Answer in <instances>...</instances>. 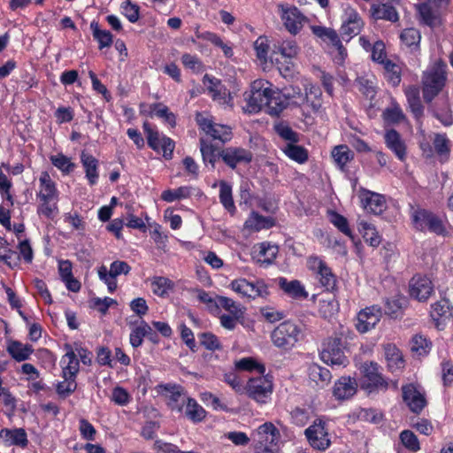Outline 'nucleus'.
Listing matches in <instances>:
<instances>
[{
  "mask_svg": "<svg viewBox=\"0 0 453 453\" xmlns=\"http://www.w3.org/2000/svg\"><path fill=\"white\" fill-rule=\"evenodd\" d=\"M408 303L404 296H395L385 301V313L394 319L401 317Z\"/></svg>",
  "mask_w": 453,
  "mask_h": 453,
  "instance_id": "obj_29",
  "label": "nucleus"
},
{
  "mask_svg": "<svg viewBox=\"0 0 453 453\" xmlns=\"http://www.w3.org/2000/svg\"><path fill=\"white\" fill-rule=\"evenodd\" d=\"M130 270L131 267L127 262L117 260L111 264L109 271L104 265L98 267L97 273L99 279L107 285L108 290L113 292L117 288L116 277L120 274H127Z\"/></svg>",
  "mask_w": 453,
  "mask_h": 453,
  "instance_id": "obj_7",
  "label": "nucleus"
},
{
  "mask_svg": "<svg viewBox=\"0 0 453 453\" xmlns=\"http://www.w3.org/2000/svg\"><path fill=\"white\" fill-rule=\"evenodd\" d=\"M331 156L337 166L343 170L346 165L354 158V153L347 145H337L331 152Z\"/></svg>",
  "mask_w": 453,
  "mask_h": 453,
  "instance_id": "obj_33",
  "label": "nucleus"
},
{
  "mask_svg": "<svg viewBox=\"0 0 453 453\" xmlns=\"http://www.w3.org/2000/svg\"><path fill=\"white\" fill-rule=\"evenodd\" d=\"M309 266L312 270H316L319 282L322 286H324L327 290L333 289L335 286V277L332 273L329 267L318 257H311L309 258Z\"/></svg>",
  "mask_w": 453,
  "mask_h": 453,
  "instance_id": "obj_18",
  "label": "nucleus"
},
{
  "mask_svg": "<svg viewBox=\"0 0 453 453\" xmlns=\"http://www.w3.org/2000/svg\"><path fill=\"white\" fill-rule=\"evenodd\" d=\"M51 163L54 166L58 168L64 173H70L74 168V164H73L69 157L63 154H58L56 156H52L50 157Z\"/></svg>",
  "mask_w": 453,
  "mask_h": 453,
  "instance_id": "obj_63",
  "label": "nucleus"
},
{
  "mask_svg": "<svg viewBox=\"0 0 453 453\" xmlns=\"http://www.w3.org/2000/svg\"><path fill=\"white\" fill-rule=\"evenodd\" d=\"M361 199L364 203V207L376 215L382 213L386 208L385 197L378 193L363 190Z\"/></svg>",
  "mask_w": 453,
  "mask_h": 453,
  "instance_id": "obj_19",
  "label": "nucleus"
},
{
  "mask_svg": "<svg viewBox=\"0 0 453 453\" xmlns=\"http://www.w3.org/2000/svg\"><path fill=\"white\" fill-rule=\"evenodd\" d=\"M200 151L204 164H211V167L214 168L217 159L220 157L221 150L201 138Z\"/></svg>",
  "mask_w": 453,
  "mask_h": 453,
  "instance_id": "obj_40",
  "label": "nucleus"
},
{
  "mask_svg": "<svg viewBox=\"0 0 453 453\" xmlns=\"http://www.w3.org/2000/svg\"><path fill=\"white\" fill-rule=\"evenodd\" d=\"M300 336V327L290 321L280 323L271 333V340L273 345L283 350H289L295 347Z\"/></svg>",
  "mask_w": 453,
  "mask_h": 453,
  "instance_id": "obj_2",
  "label": "nucleus"
},
{
  "mask_svg": "<svg viewBox=\"0 0 453 453\" xmlns=\"http://www.w3.org/2000/svg\"><path fill=\"white\" fill-rule=\"evenodd\" d=\"M305 435L311 446L319 450H325L330 445L328 433L325 423L321 420L315 421L305 430Z\"/></svg>",
  "mask_w": 453,
  "mask_h": 453,
  "instance_id": "obj_9",
  "label": "nucleus"
},
{
  "mask_svg": "<svg viewBox=\"0 0 453 453\" xmlns=\"http://www.w3.org/2000/svg\"><path fill=\"white\" fill-rule=\"evenodd\" d=\"M214 140H219L225 143L231 140L232 130L231 127L225 125L215 124L211 132L209 134Z\"/></svg>",
  "mask_w": 453,
  "mask_h": 453,
  "instance_id": "obj_58",
  "label": "nucleus"
},
{
  "mask_svg": "<svg viewBox=\"0 0 453 453\" xmlns=\"http://www.w3.org/2000/svg\"><path fill=\"white\" fill-rule=\"evenodd\" d=\"M63 366V376L76 378L79 372V360L73 351L67 352L61 360Z\"/></svg>",
  "mask_w": 453,
  "mask_h": 453,
  "instance_id": "obj_43",
  "label": "nucleus"
},
{
  "mask_svg": "<svg viewBox=\"0 0 453 453\" xmlns=\"http://www.w3.org/2000/svg\"><path fill=\"white\" fill-rule=\"evenodd\" d=\"M269 85L270 83L265 80H257L252 83L250 94L247 98L252 111L260 110L264 106L267 108L272 91Z\"/></svg>",
  "mask_w": 453,
  "mask_h": 453,
  "instance_id": "obj_6",
  "label": "nucleus"
},
{
  "mask_svg": "<svg viewBox=\"0 0 453 453\" xmlns=\"http://www.w3.org/2000/svg\"><path fill=\"white\" fill-rule=\"evenodd\" d=\"M361 372L364 377V386L367 388H386L388 383L379 371V365L375 362H365L361 365Z\"/></svg>",
  "mask_w": 453,
  "mask_h": 453,
  "instance_id": "obj_12",
  "label": "nucleus"
},
{
  "mask_svg": "<svg viewBox=\"0 0 453 453\" xmlns=\"http://www.w3.org/2000/svg\"><path fill=\"white\" fill-rule=\"evenodd\" d=\"M384 137L387 147L395 154L399 160L404 161L406 158V146L400 134L395 129H390L386 132Z\"/></svg>",
  "mask_w": 453,
  "mask_h": 453,
  "instance_id": "obj_20",
  "label": "nucleus"
},
{
  "mask_svg": "<svg viewBox=\"0 0 453 453\" xmlns=\"http://www.w3.org/2000/svg\"><path fill=\"white\" fill-rule=\"evenodd\" d=\"M421 20L429 27H435L440 23L439 13L434 11L430 3H423L418 6Z\"/></svg>",
  "mask_w": 453,
  "mask_h": 453,
  "instance_id": "obj_44",
  "label": "nucleus"
},
{
  "mask_svg": "<svg viewBox=\"0 0 453 453\" xmlns=\"http://www.w3.org/2000/svg\"><path fill=\"white\" fill-rule=\"evenodd\" d=\"M320 357L324 363L332 365L346 366L349 362L343 351L342 339L338 336L329 337L324 342Z\"/></svg>",
  "mask_w": 453,
  "mask_h": 453,
  "instance_id": "obj_3",
  "label": "nucleus"
},
{
  "mask_svg": "<svg viewBox=\"0 0 453 453\" xmlns=\"http://www.w3.org/2000/svg\"><path fill=\"white\" fill-rule=\"evenodd\" d=\"M280 286L288 295L294 298L305 299L308 296V293L299 280L288 281L286 279L280 278Z\"/></svg>",
  "mask_w": 453,
  "mask_h": 453,
  "instance_id": "obj_35",
  "label": "nucleus"
},
{
  "mask_svg": "<svg viewBox=\"0 0 453 453\" xmlns=\"http://www.w3.org/2000/svg\"><path fill=\"white\" fill-rule=\"evenodd\" d=\"M185 414L193 422H200L205 418L206 411L195 399L188 397L186 402Z\"/></svg>",
  "mask_w": 453,
  "mask_h": 453,
  "instance_id": "obj_48",
  "label": "nucleus"
},
{
  "mask_svg": "<svg viewBox=\"0 0 453 453\" xmlns=\"http://www.w3.org/2000/svg\"><path fill=\"white\" fill-rule=\"evenodd\" d=\"M400 40L403 44L410 48L411 50H417L419 49L421 34L417 28H405L400 34Z\"/></svg>",
  "mask_w": 453,
  "mask_h": 453,
  "instance_id": "obj_36",
  "label": "nucleus"
},
{
  "mask_svg": "<svg viewBox=\"0 0 453 453\" xmlns=\"http://www.w3.org/2000/svg\"><path fill=\"white\" fill-rule=\"evenodd\" d=\"M400 440L403 445L411 451L416 452L420 449L418 437L411 430H403L400 434Z\"/></svg>",
  "mask_w": 453,
  "mask_h": 453,
  "instance_id": "obj_56",
  "label": "nucleus"
},
{
  "mask_svg": "<svg viewBox=\"0 0 453 453\" xmlns=\"http://www.w3.org/2000/svg\"><path fill=\"white\" fill-rule=\"evenodd\" d=\"M165 389L169 392L168 405L172 410L181 411L184 404L188 397L184 393V390L180 386H166Z\"/></svg>",
  "mask_w": 453,
  "mask_h": 453,
  "instance_id": "obj_28",
  "label": "nucleus"
},
{
  "mask_svg": "<svg viewBox=\"0 0 453 453\" xmlns=\"http://www.w3.org/2000/svg\"><path fill=\"white\" fill-rule=\"evenodd\" d=\"M278 56H281V58L284 57L288 58H295L298 55L299 48L296 42L293 40L283 41L280 44L277 46Z\"/></svg>",
  "mask_w": 453,
  "mask_h": 453,
  "instance_id": "obj_54",
  "label": "nucleus"
},
{
  "mask_svg": "<svg viewBox=\"0 0 453 453\" xmlns=\"http://www.w3.org/2000/svg\"><path fill=\"white\" fill-rule=\"evenodd\" d=\"M289 107L283 91H271L267 104V112L272 116H279L285 109Z\"/></svg>",
  "mask_w": 453,
  "mask_h": 453,
  "instance_id": "obj_24",
  "label": "nucleus"
},
{
  "mask_svg": "<svg viewBox=\"0 0 453 453\" xmlns=\"http://www.w3.org/2000/svg\"><path fill=\"white\" fill-rule=\"evenodd\" d=\"M231 288L243 297L255 299L265 298L269 295L268 288L263 281L250 282L246 279H237L231 282Z\"/></svg>",
  "mask_w": 453,
  "mask_h": 453,
  "instance_id": "obj_5",
  "label": "nucleus"
},
{
  "mask_svg": "<svg viewBox=\"0 0 453 453\" xmlns=\"http://www.w3.org/2000/svg\"><path fill=\"white\" fill-rule=\"evenodd\" d=\"M41 189L39 196L42 201L50 203L55 196L56 188L48 173L43 172L40 177Z\"/></svg>",
  "mask_w": 453,
  "mask_h": 453,
  "instance_id": "obj_37",
  "label": "nucleus"
},
{
  "mask_svg": "<svg viewBox=\"0 0 453 453\" xmlns=\"http://www.w3.org/2000/svg\"><path fill=\"white\" fill-rule=\"evenodd\" d=\"M219 200L227 211H233L235 210L232 196V187L225 180L219 182Z\"/></svg>",
  "mask_w": 453,
  "mask_h": 453,
  "instance_id": "obj_51",
  "label": "nucleus"
},
{
  "mask_svg": "<svg viewBox=\"0 0 453 453\" xmlns=\"http://www.w3.org/2000/svg\"><path fill=\"white\" fill-rule=\"evenodd\" d=\"M385 358L388 366L392 372H395L403 367L404 360L398 348L393 344L384 346Z\"/></svg>",
  "mask_w": 453,
  "mask_h": 453,
  "instance_id": "obj_27",
  "label": "nucleus"
},
{
  "mask_svg": "<svg viewBox=\"0 0 453 453\" xmlns=\"http://www.w3.org/2000/svg\"><path fill=\"white\" fill-rule=\"evenodd\" d=\"M282 91L288 101L289 107L301 106L308 99V95H305L298 86L286 87Z\"/></svg>",
  "mask_w": 453,
  "mask_h": 453,
  "instance_id": "obj_34",
  "label": "nucleus"
},
{
  "mask_svg": "<svg viewBox=\"0 0 453 453\" xmlns=\"http://www.w3.org/2000/svg\"><path fill=\"white\" fill-rule=\"evenodd\" d=\"M90 28L94 39L99 43L100 50L111 47L113 42V36L110 31L100 29L98 22L95 20L90 23Z\"/></svg>",
  "mask_w": 453,
  "mask_h": 453,
  "instance_id": "obj_42",
  "label": "nucleus"
},
{
  "mask_svg": "<svg viewBox=\"0 0 453 453\" xmlns=\"http://www.w3.org/2000/svg\"><path fill=\"white\" fill-rule=\"evenodd\" d=\"M431 318L438 330H443L446 320L452 316V306L449 299L442 298L432 305L430 311Z\"/></svg>",
  "mask_w": 453,
  "mask_h": 453,
  "instance_id": "obj_14",
  "label": "nucleus"
},
{
  "mask_svg": "<svg viewBox=\"0 0 453 453\" xmlns=\"http://www.w3.org/2000/svg\"><path fill=\"white\" fill-rule=\"evenodd\" d=\"M312 32L315 35L322 39H327L337 50L342 58L347 56L346 49L343 47L340 37L335 30L320 26L312 27Z\"/></svg>",
  "mask_w": 453,
  "mask_h": 453,
  "instance_id": "obj_22",
  "label": "nucleus"
},
{
  "mask_svg": "<svg viewBox=\"0 0 453 453\" xmlns=\"http://www.w3.org/2000/svg\"><path fill=\"white\" fill-rule=\"evenodd\" d=\"M358 229L363 234L365 241L368 242L372 247H378L380 244L381 238L372 224L361 220L358 223Z\"/></svg>",
  "mask_w": 453,
  "mask_h": 453,
  "instance_id": "obj_41",
  "label": "nucleus"
},
{
  "mask_svg": "<svg viewBox=\"0 0 453 453\" xmlns=\"http://www.w3.org/2000/svg\"><path fill=\"white\" fill-rule=\"evenodd\" d=\"M201 345L209 350H219L222 349V345L219 338L212 333L206 332L199 334Z\"/></svg>",
  "mask_w": 453,
  "mask_h": 453,
  "instance_id": "obj_57",
  "label": "nucleus"
},
{
  "mask_svg": "<svg viewBox=\"0 0 453 453\" xmlns=\"http://www.w3.org/2000/svg\"><path fill=\"white\" fill-rule=\"evenodd\" d=\"M64 380L57 385V392L61 397H67L76 390L77 384L74 378L63 376Z\"/></svg>",
  "mask_w": 453,
  "mask_h": 453,
  "instance_id": "obj_60",
  "label": "nucleus"
},
{
  "mask_svg": "<svg viewBox=\"0 0 453 453\" xmlns=\"http://www.w3.org/2000/svg\"><path fill=\"white\" fill-rule=\"evenodd\" d=\"M345 12L347 18L341 27V34L343 38L348 37L347 40H349L361 32L364 22L359 14L351 7L346 8Z\"/></svg>",
  "mask_w": 453,
  "mask_h": 453,
  "instance_id": "obj_16",
  "label": "nucleus"
},
{
  "mask_svg": "<svg viewBox=\"0 0 453 453\" xmlns=\"http://www.w3.org/2000/svg\"><path fill=\"white\" fill-rule=\"evenodd\" d=\"M174 287L173 282L165 277H154L151 280L152 292L158 296H165Z\"/></svg>",
  "mask_w": 453,
  "mask_h": 453,
  "instance_id": "obj_49",
  "label": "nucleus"
},
{
  "mask_svg": "<svg viewBox=\"0 0 453 453\" xmlns=\"http://www.w3.org/2000/svg\"><path fill=\"white\" fill-rule=\"evenodd\" d=\"M383 66L388 81L395 87L398 86L401 82V67L391 60H387Z\"/></svg>",
  "mask_w": 453,
  "mask_h": 453,
  "instance_id": "obj_53",
  "label": "nucleus"
},
{
  "mask_svg": "<svg viewBox=\"0 0 453 453\" xmlns=\"http://www.w3.org/2000/svg\"><path fill=\"white\" fill-rule=\"evenodd\" d=\"M309 378L314 381L317 386L323 388L330 382L332 375L327 368L322 367L317 364H311L309 366Z\"/></svg>",
  "mask_w": 453,
  "mask_h": 453,
  "instance_id": "obj_31",
  "label": "nucleus"
},
{
  "mask_svg": "<svg viewBox=\"0 0 453 453\" xmlns=\"http://www.w3.org/2000/svg\"><path fill=\"white\" fill-rule=\"evenodd\" d=\"M81 161L85 169L86 177L89 184H96L98 179V160L94 156L82 151L81 154Z\"/></svg>",
  "mask_w": 453,
  "mask_h": 453,
  "instance_id": "obj_26",
  "label": "nucleus"
},
{
  "mask_svg": "<svg viewBox=\"0 0 453 453\" xmlns=\"http://www.w3.org/2000/svg\"><path fill=\"white\" fill-rule=\"evenodd\" d=\"M434 213L421 208L413 209L411 212V219L414 227L418 231H425L428 229L430 219L433 218Z\"/></svg>",
  "mask_w": 453,
  "mask_h": 453,
  "instance_id": "obj_39",
  "label": "nucleus"
},
{
  "mask_svg": "<svg viewBox=\"0 0 453 453\" xmlns=\"http://www.w3.org/2000/svg\"><path fill=\"white\" fill-rule=\"evenodd\" d=\"M216 303L217 305L224 308L226 311L234 315L236 318H238L242 314L239 305L229 297L218 296Z\"/></svg>",
  "mask_w": 453,
  "mask_h": 453,
  "instance_id": "obj_64",
  "label": "nucleus"
},
{
  "mask_svg": "<svg viewBox=\"0 0 453 453\" xmlns=\"http://www.w3.org/2000/svg\"><path fill=\"white\" fill-rule=\"evenodd\" d=\"M280 432L271 422H265L258 426L255 434L256 445L277 446Z\"/></svg>",
  "mask_w": 453,
  "mask_h": 453,
  "instance_id": "obj_17",
  "label": "nucleus"
},
{
  "mask_svg": "<svg viewBox=\"0 0 453 453\" xmlns=\"http://www.w3.org/2000/svg\"><path fill=\"white\" fill-rule=\"evenodd\" d=\"M305 95H308V99L305 103L309 104L314 111H319L322 106L321 91L320 88L312 84L305 87Z\"/></svg>",
  "mask_w": 453,
  "mask_h": 453,
  "instance_id": "obj_50",
  "label": "nucleus"
},
{
  "mask_svg": "<svg viewBox=\"0 0 453 453\" xmlns=\"http://www.w3.org/2000/svg\"><path fill=\"white\" fill-rule=\"evenodd\" d=\"M447 65L442 60L435 61L422 75L424 100L430 103L444 88L447 81Z\"/></svg>",
  "mask_w": 453,
  "mask_h": 453,
  "instance_id": "obj_1",
  "label": "nucleus"
},
{
  "mask_svg": "<svg viewBox=\"0 0 453 453\" xmlns=\"http://www.w3.org/2000/svg\"><path fill=\"white\" fill-rule=\"evenodd\" d=\"M143 129L147 136L149 146L156 151H160L163 136H160L157 131L153 130L149 122L143 123Z\"/></svg>",
  "mask_w": 453,
  "mask_h": 453,
  "instance_id": "obj_55",
  "label": "nucleus"
},
{
  "mask_svg": "<svg viewBox=\"0 0 453 453\" xmlns=\"http://www.w3.org/2000/svg\"><path fill=\"white\" fill-rule=\"evenodd\" d=\"M357 392V382L350 377H342L334 384V395L339 400L353 396Z\"/></svg>",
  "mask_w": 453,
  "mask_h": 453,
  "instance_id": "obj_21",
  "label": "nucleus"
},
{
  "mask_svg": "<svg viewBox=\"0 0 453 453\" xmlns=\"http://www.w3.org/2000/svg\"><path fill=\"white\" fill-rule=\"evenodd\" d=\"M274 129L282 139L289 142L288 143L297 142L299 141L298 134L294 132L289 126L284 123L275 125Z\"/></svg>",
  "mask_w": 453,
  "mask_h": 453,
  "instance_id": "obj_61",
  "label": "nucleus"
},
{
  "mask_svg": "<svg viewBox=\"0 0 453 453\" xmlns=\"http://www.w3.org/2000/svg\"><path fill=\"white\" fill-rule=\"evenodd\" d=\"M432 348V342L422 334H416L411 342V349L418 356H426Z\"/></svg>",
  "mask_w": 453,
  "mask_h": 453,
  "instance_id": "obj_47",
  "label": "nucleus"
},
{
  "mask_svg": "<svg viewBox=\"0 0 453 453\" xmlns=\"http://www.w3.org/2000/svg\"><path fill=\"white\" fill-rule=\"evenodd\" d=\"M331 222L336 226L342 233L345 235L349 236L350 239H353L352 232L349 227L348 220L342 215L333 212L331 214Z\"/></svg>",
  "mask_w": 453,
  "mask_h": 453,
  "instance_id": "obj_62",
  "label": "nucleus"
},
{
  "mask_svg": "<svg viewBox=\"0 0 453 453\" xmlns=\"http://www.w3.org/2000/svg\"><path fill=\"white\" fill-rule=\"evenodd\" d=\"M296 143H288L283 151L290 159L299 164H303L308 160V151L303 146L296 145Z\"/></svg>",
  "mask_w": 453,
  "mask_h": 453,
  "instance_id": "obj_45",
  "label": "nucleus"
},
{
  "mask_svg": "<svg viewBox=\"0 0 453 453\" xmlns=\"http://www.w3.org/2000/svg\"><path fill=\"white\" fill-rule=\"evenodd\" d=\"M6 350L11 357L18 362L28 359L34 351L32 346L23 344L19 341H10Z\"/></svg>",
  "mask_w": 453,
  "mask_h": 453,
  "instance_id": "obj_25",
  "label": "nucleus"
},
{
  "mask_svg": "<svg viewBox=\"0 0 453 453\" xmlns=\"http://www.w3.org/2000/svg\"><path fill=\"white\" fill-rule=\"evenodd\" d=\"M245 389L250 398L258 403H265L273 392V383L268 378L260 375L250 379Z\"/></svg>",
  "mask_w": 453,
  "mask_h": 453,
  "instance_id": "obj_8",
  "label": "nucleus"
},
{
  "mask_svg": "<svg viewBox=\"0 0 453 453\" xmlns=\"http://www.w3.org/2000/svg\"><path fill=\"white\" fill-rule=\"evenodd\" d=\"M371 11L375 19H385L391 22H396L399 19L395 8L387 4H373Z\"/></svg>",
  "mask_w": 453,
  "mask_h": 453,
  "instance_id": "obj_30",
  "label": "nucleus"
},
{
  "mask_svg": "<svg viewBox=\"0 0 453 453\" xmlns=\"http://www.w3.org/2000/svg\"><path fill=\"white\" fill-rule=\"evenodd\" d=\"M190 196V189L188 187H180L177 189L174 190H165L162 195L161 198L168 203L173 202L178 199L181 198H187Z\"/></svg>",
  "mask_w": 453,
  "mask_h": 453,
  "instance_id": "obj_59",
  "label": "nucleus"
},
{
  "mask_svg": "<svg viewBox=\"0 0 453 453\" xmlns=\"http://www.w3.org/2000/svg\"><path fill=\"white\" fill-rule=\"evenodd\" d=\"M405 96L414 115L418 118L423 113V107L419 97V88L416 86H409L405 88Z\"/></svg>",
  "mask_w": 453,
  "mask_h": 453,
  "instance_id": "obj_38",
  "label": "nucleus"
},
{
  "mask_svg": "<svg viewBox=\"0 0 453 453\" xmlns=\"http://www.w3.org/2000/svg\"><path fill=\"white\" fill-rule=\"evenodd\" d=\"M271 60L273 63H275L280 73L284 78H292L294 76L296 69L293 58L286 57L281 58V56H278V53L273 51L271 56Z\"/></svg>",
  "mask_w": 453,
  "mask_h": 453,
  "instance_id": "obj_32",
  "label": "nucleus"
},
{
  "mask_svg": "<svg viewBox=\"0 0 453 453\" xmlns=\"http://www.w3.org/2000/svg\"><path fill=\"white\" fill-rule=\"evenodd\" d=\"M381 316V309L377 305L365 308L357 315L356 324L357 331L364 334L372 329L379 323Z\"/></svg>",
  "mask_w": 453,
  "mask_h": 453,
  "instance_id": "obj_10",
  "label": "nucleus"
},
{
  "mask_svg": "<svg viewBox=\"0 0 453 453\" xmlns=\"http://www.w3.org/2000/svg\"><path fill=\"white\" fill-rule=\"evenodd\" d=\"M220 157L223 162L232 169L239 164H248L252 160V153L243 148L228 147L221 150Z\"/></svg>",
  "mask_w": 453,
  "mask_h": 453,
  "instance_id": "obj_13",
  "label": "nucleus"
},
{
  "mask_svg": "<svg viewBox=\"0 0 453 453\" xmlns=\"http://www.w3.org/2000/svg\"><path fill=\"white\" fill-rule=\"evenodd\" d=\"M0 437L8 441L10 445L25 448L28 444L27 435L23 428H4L0 431Z\"/></svg>",
  "mask_w": 453,
  "mask_h": 453,
  "instance_id": "obj_23",
  "label": "nucleus"
},
{
  "mask_svg": "<svg viewBox=\"0 0 453 453\" xmlns=\"http://www.w3.org/2000/svg\"><path fill=\"white\" fill-rule=\"evenodd\" d=\"M410 295L419 302L426 301L434 291V286L429 278L415 275L410 281Z\"/></svg>",
  "mask_w": 453,
  "mask_h": 453,
  "instance_id": "obj_11",
  "label": "nucleus"
},
{
  "mask_svg": "<svg viewBox=\"0 0 453 453\" xmlns=\"http://www.w3.org/2000/svg\"><path fill=\"white\" fill-rule=\"evenodd\" d=\"M278 9L286 29L292 35L298 34L306 20L304 15L296 6L280 4Z\"/></svg>",
  "mask_w": 453,
  "mask_h": 453,
  "instance_id": "obj_4",
  "label": "nucleus"
},
{
  "mask_svg": "<svg viewBox=\"0 0 453 453\" xmlns=\"http://www.w3.org/2000/svg\"><path fill=\"white\" fill-rule=\"evenodd\" d=\"M434 150L441 157V161L449 158L450 152V142L445 134H435L434 141Z\"/></svg>",
  "mask_w": 453,
  "mask_h": 453,
  "instance_id": "obj_46",
  "label": "nucleus"
},
{
  "mask_svg": "<svg viewBox=\"0 0 453 453\" xmlns=\"http://www.w3.org/2000/svg\"><path fill=\"white\" fill-rule=\"evenodd\" d=\"M152 332L151 327L142 321L140 326H136L130 334V343L134 348L142 345L143 338Z\"/></svg>",
  "mask_w": 453,
  "mask_h": 453,
  "instance_id": "obj_52",
  "label": "nucleus"
},
{
  "mask_svg": "<svg viewBox=\"0 0 453 453\" xmlns=\"http://www.w3.org/2000/svg\"><path fill=\"white\" fill-rule=\"evenodd\" d=\"M402 392L404 403L412 412L419 413L426 405L425 395L413 384L403 386Z\"/></svg>",
  "mask_w": 453,
  "mask_h": 453,
  "instance_id": "obj_15",
  "label": "nucleus"
}]
</instances>
